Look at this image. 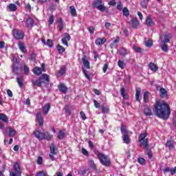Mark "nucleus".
Listing matches in <instances>:
<instances>
[{"mask_svg": "<svg viewBox=\"0 0 176 176\" xmlns=\"http://www.w3.org/2000/svg\"><path fill=\"white\" fill-rule=\"evenodd\" d=\"M18 46L22 53H25V52H27V49L25 48V45H24V43L19 41L18 43Z\"/></svg>", "mask_w": 176, "mask_h": 176, "instance_id": "obj_14", "label": "nucleus"}, {"mask_svg": "<svg viewBox=\"0 0 176 176\" xmlns=\"http://www.w3.org/2000/svg\"><path fill=\"white\" fill-rule=\"evenodd\" d=\"M50 111V104L46 103L45 105L43 107V112L44 115H47Z\"/></svg>", "mask_w": 176, "mask_h": 176, "instance_id": "obj_15", "label": "nucleus"}, {"mask_svg": "<svg viewBox=\"0 0 176 176\" xmlns=\"http://www.w3.org/2000/svg\"><path fill=\"white\" fill-rule=\"evenodd\" d=\"M122 14L123 16H125V17H129L130 14V11H129V9H127V8L125 7L122 9Z\"/></svg>", "mask_w": 176, "mask_h": 176, "instance_id": "obj_29", "label": "nucleus"}, {"mask_svg": "<svg viewBox=\"0 0 176 176\" xmlns=\"http://www.w3.org/2000/svg\"><path fill=\"white\" fill-rule=\"evenodd\" d=\"M82 71H83V74H84L85 78H87V79H88V80H90V76H89V74H87V70L83 69Z\"/></svg>", "mask_w": 176, "mask_h": 176, "instance_id": "obj_56", "label": "nucleus"}, {"mask_svg": "<svg viewBox=\"0 0 176 176\" xmlns=\"http://www.w3.org/2000/svg\"><path fill=\"white\" fill-rule=\"evenodd\" d=\"M61 41H62V43H63V45H65V46H67V47H68V41H69V40H67V38H63L61 39Z\"/></svg>", "mask_w": 176, "mask_h": 176, "instance_id": "obj_54", "label": "nucleus"}, {"mask_svg": "<svg viewBox=\"0 0 176 176\" xmlns=\"http://www.w3.org/2000/svg\"><path fill=\"white\" fill-rule=\"evenodd\" d=\"M147 136L148 133L146 132L141 133L139 136V142L144 149L149 148V144H148V139L146 138Z\"/></svg>", "mask_w": 176, "mask_h": 176, "instance_id": "obj_2", "label": "nucleus"}, {"mask_svg": "<svg viewBox=\"0 0 176 176\" xmlns=\"http://www.w3.org/2000/svg\"><path fill=\"white\" fill-rule=\"evenodd\" d=\"M46 45L49 46V47H53V41L48 39L46 42Z\"/></svg>", "mask_w": 176, "mask_h": 176, "instance_id": "obj_48", "label": "nucleus"}, {"mask_svg": "<svg viewBox=\"0 0 176 176\" xmlns=\"http://www.w3.org/2000/svg\"><path fill=\"white\" fill-rule=\"evenodd\" d=\"M42 80H45L46 82H49V76L46 74H43L42 75Z\"/></svg>", "mask_w": 176, "mask_h": 176, "instance_id": "obj_46", "label": "nucleus"}, {"mask_svg": "<svg viewBox=\"0 0 176 176\" xmlns=\"http://www.w3.org/2000/svg\"><path fill=\"white\" fill-rule=\"evenodd\" d=\"M152 45H153V43L152 42V41L151 40H148L146 42V47H151L152 46Z\"/></svg>", "mask_w": 176, "mask_h": 176, "instance_id": "obj_52", "label": "nucleus"}, {"mask_svg": "<svg viewBox=\"0 0 176 176\" xmlns=\"http://www.w3.org/2000/svg\"><path fill=\"white\" fill-rule=\"evenodd\" d=\"M48 23H49L50 25H52V24H53V23H54V16L53 15H51L50 16Z\"/></svg>", "mask_w": 176, "mask_h": 176, "instance_id": "obj_47", "label": "nucleus"}, {"mask_svg": "<svg viewBox=\"0 0 176 176\" xmlns=\"http://www.w3.org/2000/svg\"><path fill=\"white\" fill-rule=\"evenodd\" d=\"M160 96L162 98H164V97L167 96V90L164 88H160Z\"/></svg>", "mask_w": 176, "mask_h": 176, "instance_id": "obj_17", "label": "nucleus"}, {"mask_svg": "<svg viewBox=\"0 0 176 176\" xmlns=\"http://www.w3.org/2000/svg\"><path fill=\"white\" fill-rule=\"evenodd\" d=\"M148 67H149L151 71H153L154 72H156V71H157V69H159V67H157V66L153 63H150L148 65Z\"/></svg>", "mask_w": 176, "mask_h": 176, "instance_id": "obj_19", "label": "nucleus"}, {"mask_svg": "<svg viewBox=\"0 0 176 176\" xmlns=\"http://www.w3.org/2000/svg\"><path fill=\"white\" fill-rule=\"evenodd\" d=\"M12 35L15 39H23L24 38V33L17 29L12 31Z\"/></svg>", "mask_w": 176, "mask_h": 176, "instance_id": "obj_6", "label": "nucleus"}, {"mask_svg": "<svg viewBox=\"0 0 176 176\" xmlns=\"http://www.w3.org/2000/svg\"><path fill=\"white\" fill-rule=\"evenodd\" d=\"M147 3H149V0H142V2L140 3V5L142 8L146 9Z\"/></svg>", "mask_w": 176, "mask_h": 176, "instance_id": "obj_42", "label": "nucleus"}, {"mask_svg": "<svg viewBox=\"0 0 176 176\" xmlns=\"http://www.w3.org/2000/svg\"><path fill=\"white\" fill-rule=\"evenodd\" d=\"M16 82L19 86V87H23V86H24V84L23 82V77H18L16 78Z\"/></svg>", "mask_w": 176, "mask_h": 176, "instance_id": "obj_31", "label": "nucleus"}, {"mask_svg": "<svg viewBox=\"0 0 176 176\" xmlns=\"http://www.w3.org/2000/svg\"><path fill=\"white\" fill-rule=\"evenodd\" d=\"M34 135H35L36 138H37V140H45V135L44 133L39 131H34L33 132Z\"/></svg>", "mask_w": 176, "mask_h": 176, "instance_id": "obj_7", "label": "nucleus"}, {"mask_svg": "<svg viewBox=\"0 0 176 176\" xmlns=\"http://www.w3.org/2000/svg\"><path fill=\"white\" fill-rule=\"evenodd\" d=\"M37 176H47V173L43 170L39 171L36 173Z\"/></svg>", "mask_w": 176, "mask_h": 176, "instance_id": "obj_45", "label": "nucleus"}, {"mask_svg": "<svg viewBox=\"0 0 176 176\" xmlns=\"http://www.w3.org/2000/svg\"><path fill=\"white\" fill-rule=\"evenodd\" d=\"M70 13L73 17H76V9L74 6H70Z\"/></svg>", "mask_w": 176, "mask_h": 176, "instance_id": "obj_26", "label": "nucleus"}, {"mask_svg": "<svg viewBox=\"0 0 176 176\" xmlns=\"http://www.w3.org/2000/svg\"><path fill=\"white\" fill-rule=\"evenodd\" d=\"M26 25L28 28H32V26L34 25V19L28 18L26 20Z\"/></svg>", "mask_w": 176, "mask_h": 176, "instance_id": "obj_18", "label": "nucleus"}, {"mask_svg": "<svg viewBox=\"0 0 176 176\" xmlns=\"http://www.w3.org/2000/svg\"><path fill=\"white\" fill-rule=\"evenodd\" d=\"M23 70L26 75H28V74H30V68L27 67V65H24Z\"/></svg>", "mask_w": 176, "mask_h": 176, "instance_id": "obj_50", "label": "nucleus"}, {"mask_svg": "<svg viewBox=\"0 0 176 176\" xmlns=\"http://www.w3.org/2000/svg\"><path fill=\"white\" fill-rule=\"evenodd\" d=\"M42 163H43V158H42V157H38L37 159V164H42Z\"/></svg>", "mask_w": 176, "mask_h": 176, "instance_id": "obj_55", "label": "nucleus"}, {"mask_svg": "<svg viewBox=\"0 0 176 176\" xmlns=\"http://www.w3.org/2000/svg\"><path fill=\"white\" fill-rule=\"evenodd\" d=\"M94 7L96 8L98 10H100V12L107 10V7L102 6V1L101 0H96L94 3Z\"/></svg>", "mask_w": 176, "mask_h": 176, "instance_id": "obj_5", "label": "nucleus"}, {"mask_svg": "<svg viewBox=\"0 0 176 176\" xmlns=\"http://www.w3.org/2000/svg\"><path fill=\"white\" fill-rule=\"evenodd\" d=\"M59 90L60 91H61L62 93H67V90H68V87H67L66 86L64 85V84H60L59 85Z\"/></svg>", "mask_w": 176, "mask_h": 176, "instance_id": "obj_22", "label": "nucleus"}, {"mask_svg": "<svg viewBox=\"0 0 176 176\" xmlns=\"http://www.w3.org/2000/svg\"><path fill=\"white\" fill-rule=\"evenodd\" d=\"M82 61L84 67L87 68V69H90V63L89 60L86 59V56L82 58Z\"/></svg>", "mask_w": 176, "mask_h": 176, "instance_id": "obj_10", "label": "nucleus"}, {"mask_svg": "<svg viewBox=\"0 0 176 176\" xmlns=\"http://www.w3.org/2000/svg\"><path fill=\"white\" fill-rule=\"evenodd\" d=\"M89 164L91 168L95 169L96 168V165L94 164V161L93 160H91L89 161Z\"/></svg>", "mask_w": 176, "mask_h": 176, "instance_id": "obj_49", "label": "nucleus"}, {"mask_svg": "<svg viewBox=\"0 0 176 176\" xmlns=\"http://www.w3.org/2000/svg\"><path fill=\"white\" fill-rule=\"evenodd\" d=\"M138 163H140V164H142V165L145 164V159L144 158H138Z\"/></svg>", "mask_w": 176, "mask_h": 176, "instance_id": "obj_53", "label": "nucleus"}, {"mask_svg": "<svg viewBox=\"0 0 176 176\" xmlns=\"http://www.w3.org/2000/svg\"><path fill=\"white\" fill-rule=\"evenodd\" d=\"M120 54L122 56H127V54H129V51L126 48L122 47L120 50Z\"/></svg>", "mask_w": 176, "mask_h": 176, "instance_id": "obj_23", "label": "nucleus"}, {"mask_svg": "<svg viewBox=\"0 0 176 176\" xmlns=\"http://www.w3.org/2000/svg\"><path fill=\"white\" fill-rule=\"evenodd\" d=\"M12 70L14 72H16V71L19 70V66L17 63L13 65Z\"/></svg>", "mask_w": 176, "mask_h": 176, "instance_id": "obj_57", "label": "nucleus"}, {"mask_svg": "<svg viewBox=\"0 0 176 176\" xmlns=\"http://www.w3.org/2000/svg\"><path fill=\"white\" fill-rule=\"evenodd\" d=\"M107 42L106 38H98L96 40L95 43L96 45H104Z\"/></svg>", "mask_w": 176, "mask_h": 176, "instance_id": "obj_13", "label": "nucleus"}, {"mask_svg": "<svg viewBox=\"0 0 176 176\" xmlns=\"http://www.w3.org/2000/svg\"><path fill=\"white\" fill-rule=\"evenodd\" d=\"M143 100L144 102H148V101H149V91H146L144 94Z\"/></svg>", "mask_w": 176, "mask_h": 176, "instance_id": "obj_28", "label": "nucleus"}, {"mask_svg": "<svg viewBox=\"0 0 176 176\" xmlns=\"http://www.w3.org/2000/svg\"><path fill=\"white\" fill-rule=\"evenodd\" d=\"M134 50L136 52V53H141L142 50L141 48L138 47H133Z\"/></svg>", "mask_w": 176, "mask_h": 176, "instance_id": "obj_61", "label": "nucleus"}, {"mask_svg": "<svg viewBox=\"0 0 176 176\" xmlns=\"http://www.w3.org/2000/svg\"><path fill=\"white\" fill-rule=\"evenodd\" d=\"M123 141L124 144H130V138H129V133L124 135Z\"/></svg>", "mask_w": 176, "mask_h": 176, "instance_id": "obj_33", "label": "nucleus"}, {"mask_svg": "<svg viewBox=\"0 0 176 176\" xmlns=\"http://www.w3.org/2000/svg\"><path fill=\"white\" fill-rule=\"evenodd\" d=\"M52 135L49 133V132L44 133V140H47V141H50L52 138Z\"/></svg>", "mask_w": 176, "mask_h": 176, "instance_id": "obj_27", "label": "nucleus"}, {"mask_svg": "<svg viewBox=\"0 0 176 176\" xmlns=\"http://www.w3.org/2000/svg\"><path fill=\"white\" fill-rule=\"evenodd\" d=\"M63 74H65V67H61L60 71L56 74V76H63Z\"/></svg>", "mask_w": 176, "mask_h": 176, "instance_id": "obj_35", "label": "nucleus"}, {"mask_svg": "<svg viewBox=\"0 0 176 176\" xmlns=\"http://www.w3.org/2000/svg\"><path fill=\"white\" fill-rule=\"evenodd\" d=\"M102 112H103V113H108V112H109V109H108L107 107H102Z\"/></svg>", "mask_w": 176, "mask_h": 176, "instance_id": "obj_58", "label": "nucleus"}, {"mask_svg": "<svg viewBox=\"0 0 176 176\" xmlns=\"http://www.w3.org/2000/svg\"><path fill=\"white\" fill-rule=\"evenodd\" d=\"M98 157L102 166H105V167H109L111 166V160L107 155L99 153Z\"/></svg>", "mask_w": 176, "mask_h": 176, "instance_id": "obj_3", "label": "nucleus"}, {"mask_svg": "<svg viewBox=\"0 0 176 176\" xmlns=\"http://www.w3.org/2000/svg\"><path fill=\"white\" fill-rule=\"evenodd\" d=\"M166 146L167 148H168V149H174V144L173 143V141H168L166 142Z\"/></svg>", "mask_w": 176, "mask_h": 176, "instance_id": "obj_32", "label": "nucleus"}, {"mask_svg": "<svg viewBox=\"0 0 176 176\" xmlns=\"http://www.w3.org/2000/svg\"><path fill=\"white\" fill-rule=\"evenodd\" d=\"M120 93L121 96H122L123 98H127V96L126 95V91L124 90V88L120 89Z\"/></svg>", "mask_w": 176, "mask_h": 176, "instance_id": "obj_44", "label": "nucleus"}, {"mask_svg": "<svg viewBox=\"0 0 176 176\" xmlns=\"http://www.w3.org/2000/svg\"><path fill=\"white\" fill-rule=\"evenodd\" d=\"M0 120L4 122L5 123H8L9 122V118L6 114L0 113Z\"/></svg>", "mask_w": 176, "mask_h": 176, "instance_id": "obj_20", "label": "nucleus"}, {"mask_svg": "<svg viewBox=\"0 0 176 176\" xmlns=\"http://www.w3.org/2000/svg\"><path fill=\"white\" fill-rule=\"evenodd\" d=\"M121 133L123 135H126V134H129V131H127L125 126H121Z\"/></svg>", "mask_w": 176, "mask_h": 176, "instance_id": "obj_36", "label": "nucleus"}, {"mask_svg": "<svg viewBox=\"0 0 176 176\" xmlns=\"http://www.w3.org/2000/svg\"><path fill=\"white\" fill-rule=\"evenodd\" d=\"M9 9L11 10V12H16V10H17V7L16 6V4L10 3L9 6Z\"/></svg>", "mask_w": 176, "mask_h": 176, "instance_id": "obj_34", "label": "nucleus"}, {"mask_svg": "<svg viewBox=\"0 0 176 176\" xmlns=\"http://www.w3.org/2000/svg\"><path fill=\"white\" fill-rule=\"evenodd\" d=\"M43 80H42V78H39L37 80H32V85L34 86H38V87H41L42 86V83H43Z\"/></svg>", "mask_w": 176, "mask_h": 176, "instance_id": "obj_9", "label": "nucleus"}, {"mask_svg": "<svg viewBox=\"0 0 176 176\" xmlns=\"http://www.w3.org/2000/svg\"><path fill=\"white\" fill-rule=\"evenodd\" d=\"M65 137V132H64L63 131H59V134L57 136L58 140H63Z\"/></svg>", "mask_w": 176, "mask_h": 176, "instance_id": "obj_30", "label": "nucleus"}, {"mask_svg": "<svg viewBox=\"0 0 176 176\" xmlns=\"http://www.w3.org/2000/svg\"><path fill=\"white\" fill-rule=\"evenodd\" d=\"M56 145H54V143H52L50 146V153L52 155H57V153H56Z\"/></svg>", "mask_w": 176, "mask_h": 176, "instance_id": "obj_25", "label": "nucleus"}, {"mask_svg": "<svg viewBox=\"0 0 176 176\" xmlns=\"http://www.w3.org/2000/svg\"><path fill=\"white\" fill-rule=\"evenodd\" d=\"M16 130L12 127H9V131H8V135L10 137H14L16 135Z\"/></svg>", "mask_w": 176, "mask_h": 176, "instance_id": "obj_21", "label": "nucleus"}, {"mask_svg": "<svg viewBox=\"0 0 176 176\" xmlns=\"http://www.w3.org/2000/svg\"><path fill=\"white\" fill-rule=\"evenodd\" d=\"M63 35L65 36L63 37L65 39H66L67 41H71V36H69V34L64 33Z\"/></svg>", "mask_w": 176, "mask_h": 176, "instance_id": "obj_51", "label": "nucleus"}, {"mask_svg": "<svg viewBox=\"0 0 176 176\" xmlns=\"http://www.w3.org/2000/svg\"><path fill=\"white\" fill-rule=\"evenodd\" d=\"M138 25H140V22H138V21L136 19H133L131 21V27L132 28H138Z\"/></svg>", "mask_w": 176, "mask_h": 176, "instance_id": "obj_11", "label": "nucleus"}, {"mask_svg": "<svg viewBox=\"0 0 176 176\" xmlns=\"http://www.w3.org/2000/svg\"><path fill=\"white\" fill-rule=\"evenodd\" d=\"M146 155L148 156L149 159H152V157L153 156V153H152V151L151 150L146 152Z\"/></svg>", "mask_w": 176, "mask_h": 176, "instance_id": "obj_60", "label": "nucleus"}, {"mask_svg": "<svg viewBox=\"0 0 176 176\" xmlns=\"http://www.w3.org/2000/svg\"><path fill=\"white\" fill-rule=\"evenodd\" d=\"M118 65L120 68H121L122 69H124V61H122L120 60H118Z\"/></svg>", "mask_w": 176, "mask_h": 176, "instance_id": "obj_43", "label": "nucleus"}, {"mask_svg": "<svg viewBox=\"0 0 176 176\" xmlns=\"http://www.w3.org/2000/svg\"><path fill=\"white\" fill-rule=\"evenodd\" d=\"M144 114L146 116H151L152 115V110H151V109H149V108H146L144 109Z\"/></svg>", "mask_w": 176, "mask_h": 176, "instance_id": "obj_38", "label": "nucleus"}, {"mask_svg": "<svg viewBox=\"0 0 176 176\" xmlns=\"http://www.w3.org/2000/svg\"><path fill=\"white\" fill-rule=\"evenodd\" d=\"M141 94V89L140 87L136 88L135 99L136 101H140V96Z\"/></svg>", "mask_w": 176, "mask_h": 176, "instance_id": "obj_24", "label": "nucleus"}, {"mask_svg": "<svg viewBox=\"0 0 176 176\" xmlns=\"http://www.w3.org/2000/svg\"><path fill=\"white\" fill-rule=\"evenodd\" d=\"M155 112L156 116L163 120H167L171 115L170 106L163 100H157L155 104Z\"/></svg>", "mask_w": 176, "mask_h": 176, "instance_id": "obj_1", "label": "nucleus"}, {"mask_svg": "<svg viewBox=\"0 0 176 176\" xmlns=\"http://www.w3.org/2000/svg\"><path fill=\"white\" fill-rule=\"evenodd\" d=\"M161 49L162 52H168V47H167V45L166 43H161Z\"/></svg>", "mask_w": 176, "mask_h": 176, "instance_id": "obj_41", "label": "nucleus"}, {"mask_svg": "<svg viewBox=\"0 0 176 176\" xmlns=\"http://www.w3.org/2000/svg\"><path fill=\"white\" fill-rule=\"evenodd\" d=\"M120 41V38L117 37L113 41V43L111 44V47H113V46H116V45H118V43H119V41Z\"/></svg>", "mask_w": 176, "mask_h": 176, "instance_id": "obj_39", "label": "nucleus"}, {"mask_svg": "<svg viewBox=\"0 0 176 176\" xmlns=\"http://www.w3.org/2000/svg\"><path fill=\"white\" fill-rule=\"evenodd\" d=\"M146 25H148L149 27H151V25H152V24H153V21L152 20V19L150 16L147 17L146 21Z\"/></svg>", "mask_w": 176, "mask_h": 176, "instance_id": "obj_37", "label": "nucleus"}, {"mask_svg": "<svg viewBox=\"0 0 176 176\" xmlns=\"http://www.w3.org/2000/svg\"><path fill=\"white\" fill-rule=\"evenodd\" d=\"M57 50H58V53L61 54V53H64V52H65V48H64V47L58 45L57 46Z\"/></svg>", "mask_w": 176, "mask_h": 176, "instance_id": "obj_40", "label": "nucleus"}, {"mask_svg": "<svg viewBox=\"0 0 176 176\" xmlns=\"http://www.w3.org/2000/svg\"><path fill=\"white\" fill-rule=\"evenodd\" d=\"M80 115L82 120H86L87 119V118H86V114H85V113L83 111H81L80 113Z\"/></svg>", "mask_w": 176, "mask_h": 176, "instance_id": "obj_59", "label": "nucleus"}, {"mask_svg": "<svg viewBox=\"0 0 176 176\" xmlns=\"http://www.w3.org/2000/svg\"><path fill=\"white\" fill-rule=\"evenodd\" d=\"M160 41L161 43H168L170 42V36L169 35H164L160 37Z\"/></svg>", "mask_w": 176, "mask_h": 176, "instance_id": "obj_8", "label": "nucleus"}, {"mask_svg": "<svg viewBox=\"0 0 176 176\" xmlns=\"http://www.w3.org/2000/svg\"><path fill=\"white\" fill-rule=\"evenodd\" d=\"M94 107L96 108H100V103L96 100H94Z\"/></svg>", "mask_w": 176, "mask_h": 176, "instance_id": "obj_63", "label": "nucleus"}, {"mask_svg": "<svg viewBox=\"0 0 176 176\" xmlns=\"http://www.w3.org/2000/svg\"><path fill=\"white\" fill-rule=\"evenodd\" d=\"M14 171L15 172H10V176H19L21 175V168H20V165L19 163L16 162L14 164Z\"/></svg>", "mask_w": 176, "mask_h": 176, "instance_id": "obj_4", "label": "nucleus"}, {"mask_svg": "<svg viewBox=\"0 0 176 176\" xmlns=\"http://www.w3.org/2000/svg\"><path fill=\"white\" fill-rule=\"evenodd\" d=\"M107 69H108V63L104 64L103 66L102 71L104 74L107 72Z\"/></svg>", "mask_w": 176, "mask_h": 176, "instance_id": "obj_62", "label": "nucleus"}, {"mask_svg": "<svg viewBox=\"0 0 176 176\" xmlns=\"http://www.w3.org/2000/svg\"><path fill=\"white\" fill-rule=\"evenodd\" d=\"M36 119H37V121L38 122L39 126H43V118H42L41 113H37Z\"/></svg>", "mask_w": 176, "mask_h": 176, "instance_id": "obj_16", "label": "nucleus"}, {"mask_svg": "<svg viewBox=\"0 0 176 176\" xmlns=\"http://www.w3.org/2000/svg\"><path fill=\"white\" fill-rule=\"evenodd\" d=\"M33 74L34 75H36L37 76H39V75L42 74V68L39 67H36L33 69Z\"/></svg>", "mask_w": 176, "mask_h": 176, "instance_id": "obj_12", "label": "nucleus"}, {"mask_svg": "<svg viewBox=\"0 0 176 176\" xmlns=\"http://www.w3.org/2000/svg\"><path fill=\"white\" fill-rule=\"evenodd\" d=\"M173 124L176 126V111L174 112Z\"/></svg>", "mask_w": 176, "mask_h": 176, "instance_id": "obj_64", "label": "nucleus"}]
</instances>
